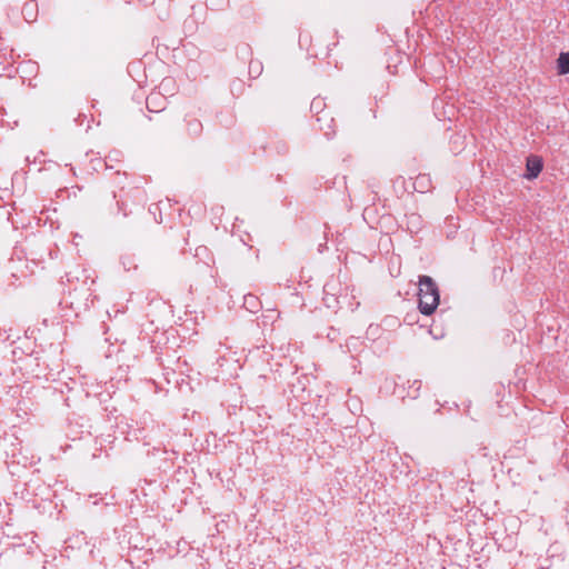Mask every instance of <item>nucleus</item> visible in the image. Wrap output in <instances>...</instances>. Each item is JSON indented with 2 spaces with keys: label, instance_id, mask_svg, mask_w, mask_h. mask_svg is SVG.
Masks as SVG:
<instances>
[{
  "label": "nucleus",
  "instance_id": "obj_1",
  "mask_svg": "<svg viewBox=\"0 0 569 569\" xmlns=\"http://www.w3.org/2000/svg\"><path fill=\"white\" fill-rule=\"evenodd\" d=\"M419 302L418 309L425 316L432 315L440 301L439 288L435 280L429 276L419 277Z\"/></svg>",
  "mask_w": 569,
  "mask_h": 569
},
{
  "label": "nucleus",
  "instance_id": "obj_2",
  "mask_svg": "<svg viewBox=\"0 0 569 569\" xmlns=\"http://www.w3.org/2000/svg\"><path fill=\"white\" fill-rule=\"evenodd\" d=\"M526 167H527L526 178L535 179L539 176V173L542 170V167H543L542 160L538 156H530L527 158Z\"/></svg>",
  "mask_w": 569,
  "mask_h": 569
},
{
  "label": "nucleus",
  "instance_id": "obj_3",
  "mask_svg": "<svg viewBox=\"0 0 569 569\" xmlns=\"http://www.w3.org/2000/svg\"><path fill=\"white\" fill-rule=\"evenodd\" d=\"M164 98L158 92L150 93L146 100L148 110L152 112L162 111L164 109Z\"/></svg>",
  "mask_w": 569,
  "mask_h": 569
},
{
  "label": "nucleus",
  "instance_id": "obj_4",
  "mask_svg": "<svg viewBox=\"0 0 569 569\" xmlns=\"http://www.w3.org/2000/svg\"><path fill=\"white\" fill-rule=\"evenodd\" d=\"M243 307L250 312H257L260 308V301L258 297L253 295H247L243 298Z\"/></svg>",
  "mask_w": 569,
  "mask_h": 569
},
{
  "label": "nucleus",
  "instance_id": "obj_5",
  "mask_svg": "<svg viewBox=\"0 0 569 569\" xmlns=\"http://www.w3.org/2000/svg\"><path fill=\"white\" fill-rule=\"evenodd\" d=\"M557 64L559 74L569 73V52H561L557 60Z\"/></svg>",
  "mask_w": 569,
  "mask_h": 569
},
{
  "label": "nucleus",
  "instance_id": "obj_6",
  "mask_svg": "<svg viewBox=\"0 0 569 569\" xmlns=\"http://www.w3.org/2000/svg\"><path fill=\"white\" fill-rule=\"evenodd\" d=\"M188 132L191 136L198 137L202 132V123L198 119L188 122Z\"/></svg>",
  "mask_w": 569,
  "mask_h": 569
}]
</instances>
